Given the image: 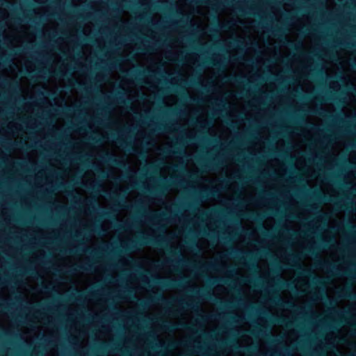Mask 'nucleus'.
I'll use <instances>...</instances> for the list:
<instances>
[{"label": "nucleus", "mask_w": 356, "mask_h": 356, "mask_svg": "<svg viewBox=\"0 0 356 356\" xmlns=\"http://www.w3.org/2000/svg\"><path fill=\"white\" fill-rule=\"evenodd\" d=\"M165 243V240L163 235H160L157 238L141 234L136 239L129 241L123 248L126 251H133L147 245L161 246L164 245Z\"/></svg>", "instance_id": "nucleus-1"}, {"label": "nucleus", "mask_w": 356, "mask_h": 356, "mask_svg": "<svg viewBox=\"0 0 356 356\" xmlns=\"http://www.w3.org/2000/svg\"><path fill=\"white\" fill-rule=\"evenodd\" d=\"M172 254L173 256L177 257L178 259L175 261L172 259H168L165 261H164V264H170L175 262L178 265L188 266L194 268L195 270H200L202 272L208 270H213L216 268V264L213 262L202 263L200 267H197L195 264L188 261V260L181 258V255L179 252H174Z\"/></svg>", "instance_id": "nucleus-2"}, {"label": "nucleus", "mask_w": 356, "mask_h": 356, "mask_svg": "<svg viewBox=\"0 0 356 356\" xmlns=\"http://www.w3.org/2000/svg\"><path fill=\"white\" fill-rule=\"evenodd\" d=\"M153 282L157 284H159L165 289H170L181 287L183 284L186 282V280L184 277H181L180 280L156 277L153 279Z\"/></svg>", "instance_id": "nucleus-3"}, {"label": "nucleus", "mask_w": 356, "mask_h": 356, "mask_svg": "<svg viewBox=\"0 0 356 356\" xmlns=\"http://www.w3.org/2000/svg\"><path fill=\"white\" fill-rule=\"evenodd\" d=\"M216 191L210 189H204L200 191H195L194 195V200L192 202L188 203L186 207L191 209H197V205L200 201L206 200L210 197L214 196Z\"/></svg>", "instance_id": "nucleus-4"}, {"label": "nucleus", "mask_w": 356, "mask_h": 356, "mask_svg": "<svg viewBox=\"0 0 356 356\" xmlns=\"http://www.w3.org/2000/svg\"><path fill=\"white\" fill-rule=\"evenodd\" d=\"M318 238V245H314L306 248L305 249L306 253L316 256L317 255L318 252L321 250V248H328L334 242V239L333 238H330L329 239H324L321 236H319Z\"/></svg>", "instance_id": "nucleus-5"}, {"label": "nucleus", "mask_w": 356, "mask_h": 356, "mask_svg": "<svg viewBox=\"0 0 356 356\" xmlns=\"http://www.w3.org/2000/svg\"><path fill=\"white\" fill-rule=\"evenodd\" d=\"M159 181L161 184L159 185V188L156 190V193L163 194L165 191H168L170 187L177 186L179 184L177 181V177H171L170 179H167L165 177H160Z\"/></svg>", "instance_id": "nucleus-6"}, {"label": "nucleus", "mask_w": 356, "mask_h": 356, "mask_svg": "<svg viewBox=\"0 0 356 356\" xmlns=\"http://www.w3.org/2000/svg\"><path fill=\"white\" fill-rule=\"evenodd\" d=\"M102 159L105 163H109L119 167H122L123 165V163L122 161L116 158L115 155L108 152L105 153L102 156Z\"/></svg>", "instance_id": "nucleus-7"}, {"label": "nucleus", "mask_w": 356, "mask_h": 356, "mask_svg": "<svg viewBox=\"0 0 356 356\" xmlns=\"http://www.w3.org/2000/svg\"><path fill=\"white\" fill-rule=\"evenodd\" d=\"M110 138H112L113 140H115L116 143H118L122 147H123L125 149L130 151L131 149H133L131 143L127 142L122 137L117 136V134L115 133H111L110 134Z\"/></svg>", "instance_id": "nucleus-8"}, {"label": "nucleus", "mask_w": 356, "mask_h": 356, "mask_svg": "<svg viewBox=\"0 0 356 356\" xmlns=\"http://www.w3.org/2000/svg\"><path fill=\"white\" fill-rule=\"evenodd\" d=\"M200 163H202L203 167L205 170H213L218 168L220 163L217 161L216 159H209L204 161L202 159L197 160Z\"/></svg>", "instance_id": "nucleus-9"}, {"label": "nucleus", "mask_w": 356, "mask_h": 356, "mask_svg": "<svg viewBox=\"0 0 356 356\" xmlns=\"http://www.w3.org/2000/svg\"><path fill=\"white\" fill-rule=\"evenodd\" d=\"M229 254H231L232 257L235 258H238L241 255L245 254L246 258L250 261H252L254 259L253 254L250 252H243L241 250L236 249L234 248H231L229 250Z\"/></svg>", "instance_id": "nucleus-10"}, {"label": "nucleus", "mask_w": 356, "mask_h": 356, "mask_svg": "<svg viewBox=\"0 0 356 356\" xmlns=\"http://www.w3.org/2000/svg\"><path fill=\"white\" fill-rule=\"evenodd\" d=\"M94 269V265L92 263L86 262L84 264L79 265L76 268H74L70 270L71 273H74L75 272L80 271H86L89 272L92 271Z\"/></svg>", "instance_id": "nucleus-11"}, {"label": "nucleus", "mask_w": 356, "mask_h": 356, "mask_svg": "<svg viewBox=\"0 0 356 356\" xmlns=\"http://www.w3.org/2000/svg\"><path fill=\"white\" fill-rule=\"evenodd\" d=\"M146 72L148 74L149 73V71H145V70H141L139 67H137V68L134 70L130 71L127 73V76L131 78H134L137 81H140L141 78L140 76H144Z\"/></svg>", "instance_id": "nucleus-12"}, {"label": "nucleus", "mask_w": 356, "mask_h": 356, "mask_svg": "<svg viewBox=\"0 0 356 356\" xmlns=\"http://www.w3.org/2000/svg\"><path fill=\"white\" fill-rule=\"evenodd\" d=\"M108 349L115 350L110 344L102 342L97 347L93 349V352L95 355H98L99 353L104 354L107 353Z\"/></svg>", "instance_id": "nucleus-13"}, {"label": "nucleus", "mask_w": 356, "mask_h": 356, "mask_svg": "<svg viewBox=\"0 0 356 356\" xmlns=\"http://www.w3.org/2000/svg\"><path fill=\"white\" fill-rule=\"evenodd\" d=\"M124 92L122 90H119L117 92L115 99L118 101L120 104H124L127 105V106H131L132 104V102L130 99H125L124 98Z\"/></svg>", "instance_id": "nucleus-14"}, {"label": "nucleus", "mask_w": 356, "mask_h": 356, "mask_svg": "<svg viewBox=\"0 0 356 356\" xmlns=\"http://www.w3.org/2000/svg\"><path fill=\"white\" fill-rule=\"evenodd\" d=\"M269 319L272 323H279V324H284L286 323L287 326L291 327L293 325L292 323L287 322L286 320L283 317L280 316H274L272 315H268Z\"/></svg>", "instance_id": "nucleus-15"}, {"label": "nucleus", "mask_w": 356, "mask_h": 356, "mask_svg": "<svg viewBox=\"0 0 356 356\" xmlns=\"http://www.w3.org/2000/svg\"><path fill=\"white\" fill-rule=\"evenodd\" d=\"M216 28L214 29H212L211 30V33H216L219 31V30H227L230 28L231 26V22H227V23H225V24H220L219 23L218 21H217L216 24Z\"/></svg>", "instance_id": "nucleus-16"}, {"label": "nucleus", "mask_w": 356, "mask_h": 356, "mask_svg": "<svg viewBox=\"0 0 356 356\" xmlns=\"http://www.w3.org/2000/svg\"><path fill=\"white\" fill-rule=\"evenodd\" d=\"M193 293L195 295H198L199 296H200L201 298H204V299L208 300V299H211V298H212L211 293L207 289H202L200 290H196V291H194Z\"/></svg>", "instance_id": "nucleus-17"}, {"label": "nucleus", "mask_w": 356, "mask_h": 356, "mask_svg": "<svg viewBox=\"0 0 356 356\" xmlns=\"http://www.w3.org/2000/svg\"><path fill=\"white\" fill-rule=\"evenodd\" d=\"M341 296L344 298H356V295L352 293V288L350 286H348L342 289Z\"/></svg>", "instance_id": "nucleus-18"}, {"label": "nucleus", "mask_w": 356, "mask_h": 356, "mask_svg": "<svg viewBox=\"0 0 356 356\" xmlns=\"http://www.w3.org/2000/svg\"><path fill=\"white\" fill-rule=\"evenodd\" d=\"M272 302L277 304V305H282L284 307H286L287 308H292V307H294L295 305L291 302H289V301H286V302H284L281 300V298L277 296L276 295V296H275V298H273L272 300Z\"/></svg>", "instance_id": "nucleus-19"}, {"label": "nucleus", "mask_w": 356, "mask_h": 356, "mask_svg": "<svg viewBox=\"0 0 356 356\" xmlns=\"http://www.w3.org/2000/svg\"><path fill=\"white\" fill-rule=\"evenodd\" d=\"M152 302H161V303L163 304H165L166 305H170V302H169L168 300H167L161 294H159L157 296H154L152 298Z\"/></svg>", "instance_id": "nucleus-20"}, {"label": "nucleus", "mask_w": 356, "mask_h": 356, "mask_svg": "<svg viewBox=\"0 0 356 356\" xmlns=\"http://www.w3.org/2000/svg\"><path fill=\"white\" fill-rule=\"evenodd\" d=\"M314 197L316 199V200H321L322 202H328V201H331V199L329 196L322 193L320 191H317L314 194Z\"/></svg>", "instance_id": "nucleus-21"}, {"label": "nucleus", "mask_w": 356, "mask_h": 356, "mask_svg": "<svg viewBox=\"0 0 356 356\" xmlns=\"http://www.w3.org/2000/svg\"><path fill=\"white\" fill-rule=\"evenodd\" d=\"M176 301L179 303V305L183 306L184 307L189 308V309H195L197 306L193 302H188L184 301L182 299H177Z\"/></svg>", "instance_id": "nucleus-22"}, {"label": "nucleus", "mask_w": 356, "mask_h": 356, "mask_svg": "<svg viewBox=\"0 0 356 356\" xmlns=\"http://www.w3.org/2000/svg\"><path fill=\"white\" fill-rule=\"evenodd\" d=\"M188 85L191 86L201 88V89H202L204 90H207V86L202 85L199 81H197L195 79L190 80Z\"/></svg>", "instance_id": "nucleus-23"}, {"label": "nucleus", "mask_w": 356, "mask_h": 356, "mask_svg": "<svg viewBox=\"0 0 356 356\" xmlns=\"http://www.w3.org/2000/svg\"><path fill=\"white\" fill-rule=\"evenodd\" d=\"M345 227L350 235H356V227L355 225L348 222L346 223Z\"/></svg>", "instance_id": "nucleus-24"}, {"label": "nucleus", "mask_w": 356, "mask_h": 356, "mask_svg": "<svg viewBox=\"0 0 356 356\" xmlns=\"http://www.w3.org/2000/svg\"><path fill=\"white\" fill-rule=\"evenodd\" d=\"M280 286H282V288L291 289L292 291H293V289H295V286L293 284V283L289 282L288 281L280 280Z\"/></svg>", "instance_id": "nucleus-25"}, {"label": "nucleus", "mask_w": 356, "mask_h": 356, "mask_svg": "<svg viewBox=\"0 0 356 356\" xmlns=\"http://www.w3.org/2000/svg\"><path fill=\"white\" fill-rule=\"evenodd\" d=\"M168 214L166 213H153L152 215V217L151 218L152 220H159V219H162V220H167L168 219V217H167Z\"/></svg>", "instance_id": "nucleus-26"}, {"label": "nucleus", "mask_w": 356, "mask_h": 356, "mask_svg": "<svg viewBox=\"0 0 356 356\" xmlns=\"http://www.w3.org/2000/svg\"><path fill=\"white\" fill-rule=\"evenodd\" d=\"M229 81H233L237 83H243L245 80L243 77L239 76H232L229 78Z\"/></svg>", "instance_id": "nucleus-27"}, {"label": "nucleus", "mask_w": 356, "mask_h": 356, "mask_svg": "<svg viewBox=\"0 0 356 356\" xmlns=\"http://www.w3.org/2000/svg\"><path fill=\"white\" fill-rule=\"evenodd\" d=\"M312 113L314 114H318V115L323 116V117L326 116V117H327L329 118H333L332 115H328L327 112L325 111H324L323 109H322V108L313 111Z\"/></svg>", "instance_id": "nucleus-28"}, {"label": "nucleus", "mask_w": 356, "mask_h": 356, "mask_svg": "<svg viewBox=\"0 0 356 356\" xmlns=\"http://www.w3.org/2000/svg\"><path fill=\"white\" fill-rule=\"evenodd\" d=\"M334 313L337 316H339L341 319L344 318L346 314H349V312L348 311H341V310H337V309H334Z\"/></svg>", "instance_id": "nucleus-29"}, {"label": "nucleus", "mask_w": 356, "mask_h": 356, "mask_svg": "<svg viewBox=\"0 0 356 356\" xmlns=\"http://www.w3.org/2000/svg\"><path fill=\"white\" fill-rule=\"evenodd\" d=\"M72 83H73V85L78 89L79 90H84L86 89V87L84 86V84L79 82L78 81L75 80V79H72Z\"/></svg>", "instance_id": "nucleus-30"}, {"label": "nucleus", "mask_w": 356, "mask_h": 356, "mask_svg": "<svg viewBox=\"0 0 356 356\" xmlns=\"http://www.w3.org/2000/svg\"><path fill=\"white\" fill-rule=\"evenodd\" d=\"M273 355H276L278 356H290L291 355V350L288 347H283L282 354L277 355V353H274Z\"/></svg>", "instance_id": "nucleus-31"}, {"label": "nucleus", "mask_w": 356, "mask_h": 356, "mask_svg": "<svg viewBox=\"0 0 356 356\" xmlns=\"http://www.w3.org/2000/svg\"><path fill=\"white\" fill-rule=\"evenodd\" d=\"M265 217V216H263V215H261V214H258V213H252L250 218H252V220H255V221H261Z\"/></svg>", "instance_id": "nucleus-32"}, {"label": "nucleus", "mask_w": 356, "mask_h": 356, "mask_svg": "<svg viewBox=\"0 0 356 356\" xmlns=\"http://www.w3.org/2000/svg\"><path fill=\"white\" fill-rule=\"evenodd\" d=\"M302 273L305 275H307V276H312V280L314 283H316V282H321L320 280L318 278H317L316 277H314V276H312L310 271L308 270H303L302 271Z\"/></svg>", "instance_id": "nucleus-33"}, {"label": "nucleus", "mask_w": 356, "mask_h": 356, "mask_svg": "<svg viewBox=\"0 0 356 356\" xmlns=\"http://www.w3.org/2000/svg\"><path fill=\"white\" fill-rule=\"evenodd\" d=\"M95 170L99 174V175L102 178H106L108 177V172L104 170H100L99 168L95 167Z\"/></svg>", "instance_id": "nucleus-34"}, {"label": "nucleus", "mask_w": 356, "mask_h": 356, "mask_svg": "<svg viewBox=\"0 0 356 356\" xmlns=\"http://www.w3.org/2000/svg\"><path fill=\"white\" fill-rule=\"evenodd\" d=\"M174 149H168L165 152L166 154H178V153H180L179 151H178V146H177V144H175L174 145Z\"/></svg>", "instance_id": "nucleus-35"}, {"label": "nucleus", "mask_w": 356, "mask_h": 356, "mask_svg": "<svg viewBox=\"0 0 356 356\" xmlns=\"http://www.w3.org/2000/svg\"><path fill=\"white\" fill-rule=\"evenodd\" d=\"M323 267H326V268H332V269H335L336 270H337V268H335V266L334 264H332V263H329V262H323V261H320L319 263Z\"/></svg>", "instance_id": "nucleus-36"}, {"label": "nucleus", "mask_w": 356, "mask_h": 356, "mask_svg": "<svg viewBox=\"0 0 356 356\" xmlns=\"http://www.w3.org/2000/svg\"><path fill=\"white\" fill-rule=\"evenodd\" d=\"M285 40L286 41V45L290 47L291 49L298 50L300 48V46H298L296 44L293 43V42L286 40V39H285Z\"/></svg>", "instance_id": "nucleus-37"}, {"label": "nucleus", "mask_w": 356, "mask_h": 356, "mask_svg": "<svg viewBox=\"0 0 356 356\" xmlns=\"http://www.w3.org/2000/svg\"><path fill=\"white\" fill-rule=\"evenodd\" d=\"M259 230L261 231V232L266 236H268V237H270L271 236L270 232L263 226V225H261L259 227Z\"/></svg>", "instance_id": "nucleus-38"}, {"label": "nucleus", "mask_w": 356, "mask_h": 356, "mask_svg": "<svg viewBox=\"0 0 356 356\" xmlns=\"http://www.w3.org/2000/svg\"><path fill=\"white\" fill-rule=\"evenodd\" d=\"M202 234L203 236H209L213 239L216 238L215 232L209 233L207 230H204L202 231Z\"/></svg>", "instance_id": "nucleus-39"}, {"label": "nucleus", "mask_w": 356, "mask_h": 356, "mask_svg": "<svg viewBox=\"0 0 356 356\" xmlns=\"http://www.w3.org/2000/svg\"><path fill=\"white\" fill-rule=\"evenodd\" d=\"M102 216L104 218H110L113 217L112 213L111 211H108L106 210H102Z\"/></svg>", "instance_id": "nucleus-40"}, {"label": "nucleus", "mask_w": 356, "mask_h": 356, "mask_svg": "<svg viewBox=\"0 0 356 356\" xmlns=\"http://www.w3.org/2000/svg\"><path fill=\"white\" fill-rule=\"evenodd\" d=\"M55 75L58 77H67L68 78V74L67 73H64L60 70L56 71L55 72Z\"/></svg>", "instance_id": "nucleus-41"}, {"label": "nucleus", "mask_w": 356, "mask_h": 356, "mask_svg": "<svg viewBox=\"0 0 356 356\" xmlns=\"http://www.w3.org/2000/svg\"><path fill=\"white\" fill-rule=\"evenodd\" d=\"M167 127H168L163 124H156V130H158V131H163V130L167 129Z\"/></svg>", "instance_id": "nucleus-42"}, {"label": "nucleus", "mask_w": 356, "mask_h": 356, "mask_svg": "<svg viewBox=\"0 0 356 356\" xmlns=\"http://www.w3.org/2000/svg\"><path fill=\"white\" fill-rule=\"evenodd\" d=\"M207 63L213 65V66L218 67L220 65L219 62H213L211 59H209L206 61Z\"/></svg>", "instance_id": "nucleus-43"}, {"label": "nucleus", "mask_w": 356, "mask_h": 356, "mask_svg": "<svg viewBox=\"0 0 356 356\" xmlns=\"http://www.w3.org/2000/svg\"><path fill=\"white\" fill-rule=\"evenodd\" d=\"M149 168L151 170V171L155 172L158 170V166L154 163H151L149 165Z\"/></svg>", "instance_id": "nucleus-44"}, {"label": "nucleus", "mask_w": 356, "mask_h": 356, "mask_svg": "<svg viewBox=\"0 0 356 356\" xmlns=\"http://www.w3.org/2000/svg\"><path fill=\"white\" fill-rule=\"evenodd\" d=\"M118 228H119V229H124L125 228H127V229H128V228H131V225L129 223H126V224H125V226H123V225H120V224H118Z\"/></svg>", "instance_id": "nucleus-45"}, {"label": "nucleus", "mask_w": 356, "mask_h": 356, "mask_svg": "<svg viewBox=\"0 0 356 356\" xmlns=\"http://www.w3.org/2000/svg\"><path fill=\"white\" fill-rule=\"evenodd\" d=\"M10 355L12 356H30L29 354H24V355H22L21 353H13V351L10 353Z\"/></svg>", "instance_id": "nucleus-46"}, {"label": "nucleus", "mask_w": 356, "mask_h": 356, "mask_svg": "<svg viewBox=\"0 0 356 356\" xmlns=\"http://www.w3.org/2000/svg\"><path fill=\"white\" fill-rule=\"evenodd\" d=\"M90 140L95 143H102L101 138H97L96 137H91Z\"/></svg>", "instance_id": "nucleus-47"}, {"label": "nucleus", "mask_w": 356, "mask_h": 356, "mask_svg": "<svg viewBox=\"0 0 356 356\" xmlns=\"http://www.w3.org/2000/svg\"><path fill=\"white\" fill-rule=\"evenodd\" d=\"M42 289L46 293L49 292L51 290V288L45 284L42 285Z\"/></svg>", "instance_id": "nucleus-48"}, {"label": "nucleus", "mask_w": 356, "mask_h": 356, "mask_svg": "<svg viewBox=\"0 0 356 356\" xmlns=\"http://www.w3.org/2000/svg\"><path fill=\"white\" fill-rule=\"evenodd\" d=\"M162 44H163V43L161 42V40H159L154 43V46H156L157 47H160Z\"/></svg>", "instance_id": "nucleus-49"}, {"label": "nucleus", "mask_w": 356, "mask_h": 356, "mask_svg": "<svg viewBox=\"0 0 356 356\" xmlns=\"http://www.w3.org/2000/svg\"><path fill=\"white\" fill-rule=\"evenodd\" d=\"M140 305L144 308L147 307L148 306V302L145 300H141L140 302Z\"/></svg>", "instance_id": "nucleus-50"}, {"label": "nucleus", "mask_w": 356, "mask_h": 356, "mask_svg": "<svg viewBox=\"0 0 356 356\" xmlns=\"http://www.w3.org/2000/svg\"><path fill=\"white\" fill-rule=\"evenodd\" d=\"M26 273L30 275H36L38 273L33 269H29L26 270Z\"/></svg>", "instance_id": "nucleus-51"}, {"label": "nucleus", "mask_w": 356, "mask_h": 356, "mask_svg": "<svg viewBox=\"0 0 356 356\" xmlns=\"http://www.w3.org/2000/svg\"><path fill=\"white\" fill-rule=\"evenodd\" d=\"M341 45H343L346 47H355V44H350L349 42H345V43H341Z\"/></svg>", "instance_id": "nucleus-52"}, {"label": "nucleus", "mask_w": 356, "mask_h": 356, "mask_svg": "<svg viewBox=\"0 0 356 356\" xmlns=\"http://www.w3.org/2000/svg\"><path fill=\"white\" fill-rule=\"evenodd\" d=\"M114 197L117 198L118 200H121L122 201H124L125 199L124 195H116Z\"/></svg>", "instance_id": "nucleus-53"}, {"label": "nucleus", "mask_w": 356, "mask_h": 356, "mask_svg": "<svg viewBox=\"0 0 356 356\" xmlns=\"http://www.w3.org/2000/svg\"><path fill=\"white\" fill-rule=\"evenodd\" d=\"M96 204H97V202L95 200H94L92 201H90L89 205L91 206L93 209H95Z\"/></svg>", "instance_id": "nucleus-54"}, {"label": "nucleus", "mask_w": 356, "mask_h": 356, "mask_svg": "<svg viewBox=\"0 0 356 356\" xmlns=\"http://www.w3.org/2000/svg\"><path fill=\"white\" fill-rule=\"evenodd\" d=\"M273 32L275 33V35H278L279 33H282L283 31L280 28H277V29H275Z\"/></svg>", "instance_id": "nucleus-55"}, {"label": "nucleus", "mask_w": 356, "mask_h": 356, "mask_svg": "<svg viewBox=\"0 0 356 356\" xmlns=\"http://www.w3.org/2000/svg\"><path fill=\"white\" fill-rule=\"evenodd\" d=\"M323 74V72L321 70H320V69L316 70V76H322Z\"/></svg>", "instance_id": "nucleus-56"}, {"label": "nucleus", "mask_w": 356, "mask_h": 356, "mask_svg": "<svg viewBox=\"0 0 356 356\" xmlns=\"http://www.w3.org/2000/svg\"><path fill=\"white\" fill-rule=\"evenodd\" d=\"M76 294L77 295V297L79 298V299H81L83 298V293L80 291L76 290Z\"/></svg>", "instance_id": "nucleus-57"}, {"label": "nucleus", "mask_w": 356, "mask_h": 356, "mask_svg": "<svg viewBox=\"0 0 356 356\" xmlns=\"http://www.w3.org/2000/svg\"><path fill=\"white\" fill-rule=\"evenodd\" d=\"M298 259H299L298 255H297V254H292L291 255V259H292L293 261H296Z\"/></svg>", "instance_id": "nucleus-58"}, {"label": "nucleus", "mask_w": 356, "mask_h": 356, "mask_svg": "<svg viewBox=\"0 0 356 356\" xmlns=\"http://www.w3.org/2000/svg\"><path fill=\"white\" fill-rule=\"evenodd\" d=\"M209 281L212 282L213 284H214L217 281H222V282H225V280H217V279H213V280L209 279Z\"/></svg>", "instance_id": "nucleus-59"}, {"label": "nucleus", "mask_w": 356, "mask_h": 356, "mask_svg": "<svg viewBox=\"0 0 356 356\" xmlns=\"http://www.w3.org/2000/svg\"><path fill=\"white\" fill-rule=\"evenodd\" d=\"M165 230V228L163 226L157 227V231L163 232Z\"/></svg>", "instance_id": "nucleus-60"}, {"label": "nucleus", "mask_w": 356, "mask_h": 356, "mask_svg": "<svg viewBox=\"0 0 356 356\" xmlns=\"http://www.w3.org/2000/svg\"><path fill=\"white\" fill-rule=\"evenodd\" d=\"M240 43H241V41L238 40H234L233 42V44L234 46H238Z\"/></svg>", "instance_id": "nucleus-61"}, {"label": "nucleus", "mask_w": 356, "mask_h": 356, "mask_svg": "<svg viewBox=\"0 0 356 356\" xmlns=\"http://www.w3.org/2000/svg\"><path fill=\"white\" fill-rule=\"evenodd\" d=\"M309 126L313 129H315V130L318 129V127L314 124H310Z\"/></svg>", "instance_id": "nucleus-62"}, {"label": "nucleus", "mask_w": 356, "mask_h": 356, "mask_svg": "<svg viewBox=\"0 0 356 356\" xmlns=\"http://www.w3.org/2000/svg\"><path fill=\"white\" fill-rule=\"evenodd\" d=\"M157 74L161 77H164L165 76L164 72H163L161 71L158 72Z\"/></svg>", "instance_id": "nucleus-63"}, {"label": "nucleus", "mask_w": 356, "mask_h": 356, "mask_svg": "<svg viewBox=\"0 0 356 356\" xmlns=\"http://www.w3.org/2000/svg\"><path fill=\"white\" fill-rule=\"evenodd\" d=\"M99 186H100V185H99V184L95 185V186H94L92 188V190L95 191V190H96L97 188H98Z\"/></svg>", "instance_id": "nucleus-64"}]
</instances>
